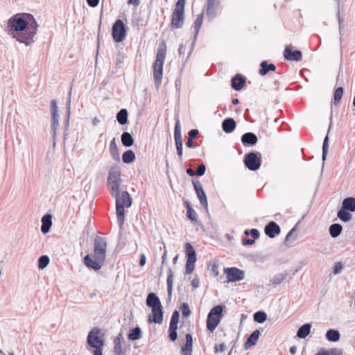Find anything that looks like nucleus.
Segmentation results:
<instances>
[{
	"label": "nucleus",
	"mask_w": 355,
	"mask_h": 355,
	"mask_svg": "<svg viewBox=\"0 0 355 355\" xmlns=\"http://www.w3.org/2000/svg\"><path fill=\"white\" fill-rule=\"evenodd\" d=\"M38 27L33 15L21 12L14 15L8 20L6 31L17 42L28 46L34 42Z\"/></svg>",
	"instance_id": "1"
},
{
	"label": "nucleus",
	"mask_w": 355,
	"mask_h": 355,
	"mask_svg": "<svg viewBox=\"0 0 355 355\" xmlns=\"http://www.w3.org/2000/svg\"><path fill=\"white\" fill-rule=\"evenodd\" d=\"M107 241L105 238L96 236L94 241V254L84 257L85 265L94 270H98L105 263L106 258Z\"/></svg>",
	"instance_id": "2"
},
{
	"label": "nucleus",
	"mask_w": 355,
	"mask_h": 355,
	"mask_svg": "<svg viewBox=\"0 0 355 355\" xmlns=\"http://www.w3.org/2000/svg\"><path fill=\"white\" fill-rule=\"evenodd\" d=\"M101 330L98 327H94L88 334L87 338V349L92 355H103L104 340L102 338Z\"/></svg>",
	"instance_id": "3"
},
{
	"label": "nucleus",
	"mask_w": 355,
	"mask_h": 355,
	"mask_svg": "<svg viewBox=\"0 0 355 355\" xmlns=\"http://www.w3.org/2000/svg\"><path fill=\"white\" fill-rule=\"evenodd\" d=\"M116 200V214L117 222H123L125 216V208H128L132 205V199L127 191H122L120 193V189L117 194L111 196Z\"/></svg>",
	"instance_id": "4"
},
{
	"label": "nucleus",
	"mask_w": 355,
	"mask_h": 355,
	"mask_svg": "<svg viewBox=\"0 0 355 355\" xmlns=\"http://www.w3.org/2000/svg\"><path fill=\"white\" fill-rule=\"evenodd\" d=\"M121 175V170L118 166L115 165L110 167L107 182L111 196L117 194V191L120 189L122 182Z\"/></svg>",
	"instance_id": "5"
},
{
	"label": "nucleus",
	"mask_w": 355,
	"mask_h": 355,
	"mask_svg": "<svg viewBox=\"0 0 355 355\" xmlns=\"http://www.w3.org/2000/svg\"><path fill=\"white\" fill-rule=\"evenodd\" d=\"M166 58V47L159 48L156 54V59L153 64V78L156 85L161 83L163 74V65Z\"/></svg>",
	"instance_id": "6"
},
{
	"label": "nucleus",
	"mask_w": 355,
	"mask_h": 355,
	"mask_svg": "<svg viewBox=\"0 0 355 355\" xmlns=\"http://www.w3.org/2000/svg\"><path fill=\"white\" fill-rule=\"evenodd\" d=\"M355 211V198L347 197L342 202L341 208L338 210L337 217L342 222H348L352 218L350 212Z\"/></svg>",
	"instance_id": "7"
},
{
	"label": "nucleus",
	"mask_w": 355,
	"mask_h": 355,
	"mask_svg": "<svg viewBox=\"0 0 355 355\" xmlns=\"http://www.w3.org/2000/svg\"><path fill=\"white\" fill-rule=\"evenodd\" d=\"M223 307L220 305L216 306L211 309L207 315V327L210 331H214L218 325L222 316Z\"/></svg>",
	"instance_id": "8"
},
{
	"label": "nucleus",
	"mask_w": 355,
	"mask_h": 355,
	"mask_svg": "<svg viewBox=\"0 0 355 355\" xmlns=\"http://www.w3.org/2000/svg\"><path fill=\"white\" fill-rule=\"evenodd\" d=\"M243 162L249 170L255 171L261 165V155L258 151L250 152L245 155Z\"/></svg>",
	"instance_id": "9"
},
{
	"label": "nucleus",
	"mask_w": 355,
	"mask_h": 355,
	"mask_svg": "<svg viewBox=\"0 0 355 355\" xmlns=\"http://www.w3.org/2000/svg\"><path fill=\"white\" fill-rule=\"evenodd\" d=\"M126 34L127 29L123 21L120 19H116L112 28L113 40L116 43L121 42L125 40Z\"/></svg>",
	"instance_id": "10"
},
{
	"label": "nucleus",
	"mask_w": 355,
	"mask_h": 355,
	"mask_svg": "<svg viewBox=\"0 0 355 355\" xmlns=\"http://www.w3.org/2000/svg\"><path fill=\"white\" fill-rule=\"evenodd\" d=\"M227 282H236L245 278V272L236 267L226 268L224 269Z\"/></svg>",
	"instance_id": "11"
},
{
	"label": "nucleus",
	"mask_w": 355,
	"mask_h": 355,
	"mask_svg": "<svg viewBox=\"0 0 355 355\" xmlns=\"http://www.w3.org/2000/svg\"><path fill=\"white\" fill-rule=\"evenodd\" d=\"M50 110L51 114V129L53 138L55 137L56 131L59 126V115H58V107L57 102L55 99L51 101Z\"/></svg>",
	"instance_id": "12"
},
{
	"label": "nucleus",
	"mask_w": 355,
	"mask_h": 355,
	"mask_svg": "<svg viewBox=\"0 0 355 355\" xmlns=\"http://www.w3.org/2000/svg\"><path fill=\"white\" fill-rule=\"evenodd\" d=\"M174 139L175 144L177 150V154L179 157L180 159H182V154H183V147H182V133H181V125L179 119L176 120L175 129H174Z\"/></svg>",
	"instance_id": "13"
},
{
	"label": "nucleus",
	"mask_w": 355,
	"mask_h": 355,
	"mask_svg": "<svg viewBox=\"0 0 355 355\" xmlns=\"http://www.w3.org/2000/svg\"><path fill=\"white\" fill-rule=\"evenodd\" d=\"M192 183H193L196 193L199 199L200 205L205 210H207V207H208L207 198L205 192L202 188V184L200 183V182L198 180H193Z\"/></svg>",
	"instance_id": "14"
},
{
	"label": "nucleus",
	"mask_w": 355,
	"mask_h": 355,
	"mask_svg": "<svg viewBox=\"0 0 355 355\" xmlns=\"http://www.w3.org/2000/svg\"><path fill=\"white\" fill-rule=\"evenodd\" d=\"M184 11L174 9L172 16L171 26L172 29L181 28L184 25Z\"/></svg>",
	"instance_id": "15"
},
{
	"label": "nucleus",
	"mask_w": 355,
	"mask_h": 355,
	"mask_svg": "<svg viewBox=\"0 0 355 355\" xmlns=\"http://www.w3.org/2000/svg\"><path fill=\"white\" fill-rule=\"evenodd\" d=\"M284 57L285 60L288 61L299 62L302 59V53L301 51L293 49L291 45L287 46L284 51Z\"/></svg>",
	"instance_id": "16"
},
{
	"label": "nucleus",
	"mask_w": 355,
	"mask_h": 355,
	"mask_svg": "<svg viewBox=\"0 0 355 355\" xmlns=\"http://www.w3.org/2000/svg\"><path fill=\"white\" fill-rule=\"evenodd\" d=\"M220 4V0H207L206 15L209 20H212L217 16V8Z\"/></svg>",
	"instance_id": "17"
},
{
	"label": "nucleus",
	"mask_w": 355,
	"mask_h": 355,
	"mask_svg": "<svg viewBox=\"0 0 355 355\" xmlns=\"http://www.w3.org/2000/svg\"><path fill=\"white\" fill-rule=\"evenodd\" d=\"M163 321V311L162 306L152 309V314L148 315V322L161 324Z\"/></svg>",
	"instance_id": "18"
},
{
	"label": "nucleus",
	"mask_w": 355,
	"mask_h": 355,
	"mask_svg": "<svg viewBox=\"0 0 355 355\" xmlns=\"http://www.w3.org/2000/svg\"><path fill=\"white\" fill-rule=\"evenodd\" d=\"M202 20H203V12L197 16V17L194 21V33H193V42L191 44V49L189 53V55L191 53L193 48L195 45L196 41L198 37V35L199 33L200 29L202 24Z\"/></svg>",
	"instance_id": "19"
},
{
	"label": "nucleus",
	"mask_w": 355,
	"mask_h": 355,
	"mask_svg": "<svg viewBox=\"0 0 355 355\" xmlns=\"http://www.w3.org/2000/svg\"><path fill=\"white\" fill-rule=\"evenodd\" d=\"M245 83V78L240 73L236 74L231 79V87L236 91L241 90Z\"/></svg>",
	"instance_id": "20"
},
{
	"label": "nucleus",
	"mask_w": 355,
	"mask_h": 355,
	"mask_svg": "<svg viewBox=\"0 0 355 355\" xmlns=\"http://www.w3.org/2000/svg\"><path fill=\"white\" fill-rule=\"evenodd\" d=\"M241 140L245 146H252L257 143L258 138L254 133L248 132L241 136Z\"/></svg>",
	"instance_id": "21"
},
{
	"label": "nucleus",
	"mask_w": 355,
	"mask_h": 355,
	"mask_svg": "<svg viewBox=\"0 0 355 355\" xmlns=\"http://www.w3.org/2000/svg\"><path fill=\"white\" fill-rule=\"evenodd\" d=\"M298 237L296 226L291 229L286 236L284 244L287 248H291L294 245L295 242Z\"/></svg>",
	"instance_id": "22"
},
{
	"label": "nucleus",
	"mask_w": 355,
	"mask_h": 355,
	"mask_svg": "<svg viewBox=\"0 0 355 355\" xmlns=\"http://www.w3.org/2000/svg\"><path fill=\"white\" fill-rule=\"evenodd\" d=\"M123 339L121 334H119L114 340V353L115 355H127L126 350L123 347L122 342Z\"/></svg>",
	"instance_id": "23"
},
{
	"label": "nucleus",
	"mask_w": 355,
	"mask_h": 355,
	"mask_svg": "<svg viewBox=\"0 0 355 355\" xmlns=\"http://www.w3.org/2000/svg\"><path fill=\"white\" fill-rule=\"evenodd\" d=\"M260 336V331L258 329L254 330L247 338L244 343L245 349H248L251 347L256 345Z\"/></svg>",
	"instance_id": "24"
},
{
	"label": "nucleus",
	"mask_w": 355,
	"mask_h": 355,
	"mask_svg": "<svg viewBox=\"0 0 355 355\" xmlns=\"http://www.w3.org/2000/svg\"><path fill=\"white\" fill-rule=\"evenodd\" d=\"M265 233L270 238H274L280 233V227L277 223H268L265 227Z\"/></svg>",
	"instance_id": "25"
},
{
	"label": "nucleus",
	"mask_w": 355,
	"mask_h": 355,
	"mask_svg": "<svg viewBox=\"0 0 355 355\" xmlns=\"http://www.w3.org/2000/svg\"><path fill=\"white\" fill-rule=\"evenodd\" d=\"M276 66L273 63H268V61L263 60L260 63V69L259 73L261 76H266L270 71H275L276 70Z\"/></svg>",
	"instance_id": "26"
},
{
	"label": "nucleus",
	"mask_w": 355,
	"mask_h": 355,
	"mask_svg": "<svg viewBox=\"0 0 355 355\" xmlns=\"http://www.w3.org/2000/svg\"><path fill=\"white\" fill-rule=\"evenodd\" d=\"M193 350V338L190 334L186 335V343L181 348L182 355H191Z\"/></svg>",
	"instance_id": "27"
},
{
	"label": "nucleus",
	"mask_w": 355,
	"mask_h": 355,
	"mask_svg": "<svg viewBox=\"0 0 355 355\" xmlns=\"http://www.w3.org/2000/svg\"><path fill=\"white\" fill-rule=\"evenodd\" d=\"M236 128V122L232 118H227L222 122V129L226 133L232 132Z\"/></svg>",
	"instance_id": "28"
},
{
	"label": "nucleus",
	"mask_w": 355,
	"mask_h": 355,
	"mask_svg": "<svg viewBox=\"0 0 355 355\" xmlns=\"http://www.w3.org/2000/svg\"><path fill=\"white\" fill-rule=\"evenodd\" d=\"M146 305L152 309L156 306H162L159 297L154 293H150L148 295Z\"/></svg>",
	"instance_id": "29"
},
{
	"label": "nucleus",
	"mask_w": 355,
	"mask_h": 355,
	"mask_svg": "<svg viewBox=\"0 0 355 355\" xmlns=\"http://www.w3.org/2000/svg\"><path fill=\"white\" fill-rule=\"evenodd\" d=\"M331 118H332V114H331V116H330V123H329V128H328V131H327V135L325 136L324 139V141H323V144H322V162H324L326 160V158H327V153H328V148H329V132L330 131V129H331Z\"/></svg>",
	"instance_id": "30"
},
{
	"label": "nucleus",
	"mask_w": 355,
	"mask_h": 355,
	"mask_svg": "<svg viewBox=\"0 0 355 355\" xmlns=\"http://www.w3.org/2000/svg\"><path fill=\"white\" fill-rule=\"evenodd\" d=\"M116 120L120 125H125L128 123V112L125 108L121 109L116 114Z\"/></svg>",
	"instance_id": "31"
},
{
	"label": "nucleus",
	"mask_w": 355,
	"mask_h": 355,
	"mask_svg": "<svg viewBox=\"0 0 355 355\" xmlns=\"http://www.w3.org/2000/svg\"><path fill=\"white\" fill-rule=\"evenodd\" d=\"M185 251L187 258V261H189V262L196 261V250L189 243H187L185 244Z\"/></svg>",
	"instance_id": "32"
},
{
	"label": "nucleus",
	"mask_w": 355,
	"mask_h": 355,
	"mask_svg": "<svg viewBox=\"0 0 355 355\" xmlns=\"http://www.w3.org/2000/svg\"><path fill=\"white\" fill-rule=\"evenodd\" d=\"M121 140L125 147H130L134 144V139L132 135L128 132H123L121 134Z\"/></svg>",
	"instance_id": "33"
},
{
	"label": "nucleus",
	"mask_w": 355,
	"mask_h": 355,
	"mask_svg": "<svg viewBox=\"0 0 355 355\" xmlns=\"http://www.w3.org/2000/svg\"><path fill=\"white\" fill-rule=\"evenodd\" d=\"M311 325L309 323L302 325L297 331V336L305 338L310 333Z\"/></svg>",
	"instance_id": "34"
},
{
	"label": "nucleus",
	"mask_w": 355,
	"mask_h": 355,
	"mask_svg": "<svg viewBox=\"0 0 355 355\" xmlns=\"http://www.w3.org/2000/svg\"><path fill=\"white\" fill-rule=\"evenodd\" d=\"M135 158V154L132 150H127L122 155V161L125 164L133 162Z\"/></svg>",
	"instance_id": "35"
},
{
	"label": "nucleus",
	"mask_w": 355,
	"mask_h": 355,
	"mask_svg": "<svg viewBox=\"0 0 355 355\" xmlns=\"http://www.w3.org/2000/svg\"><path fill=\"white\" fill-rule=\"evenodd\" d=\"M340 338V334L338 330L329 329L326 333V338L331 342H337Z\"/></svg>",
	"instance_id": "36"
},
{
	"label": "nucleus",
	"mask_w": 355,
	"mask_h": 355,
	"mask_svg": "<svg viewBox=\"0 0 355 355\" xmlns=\"http://www.w3.org/2000/svg\"><path fill=\"white\" fill-rule=\"evenodd\" d=\"M342 230L343 227L339 223H333L329 227L330 235L333 238H336L340 234Z\"/></svg>",
	"instance_id": "37"
},
{
	"label": "nucleus",
	"mask_w": 355,
	"mask_h": 355,
	"mask_svg": "<svg viewBox=\"0 0 355 355\" xmlns=\"http://www.w3.org/2000/svg\"><path fill=\"white\" fill-rule=\"evenodd\" d=\"M343 93H344V89L343 87H337L335 89L334 93V101H333V103L335 105H338L340 103V100L343 96Z\"/></svg>",
	"instance_id": "38"
},
{
	"label": "nucleus",
	"mask_w": 355,
	"mask_h": 355,
	"mask_svg": "<svg viewBox=\"0 0 355 355\" xmlns=\"http://www.w3.org/2000/svg\"><path fill=\"white\" fill-rule=\"evenodd\" d=\"M141 337V331L139 327H135L130 330L128 338L130 340H137Z\"/></svg>",
	"instance_id": "39"
},
{
	"label": "nucleus",
	"mask_w": 355,
	"mask_h": 355,
	"mask_svg": "<svg viewBox=\"0 0 355 355\" xmlns=\"http://www.w3.org/2000/svg\"><path fill=\"white\" fill-rule=\"evenodd\" d=\"M173 272L171 268H168V277L166 279V284H167V292L168 294V296H171L172 293V289H173Z\"/></svg>",
	"instance_id": "40"
},
{
	"label": "nucleus",
	"mask_w": 355,
	"mask_h": 355,
	"mask_svg": "<svg viewBox=\"0 0 355 355\" xmlns=\"http://www.w3.org/2000/svg\"><path fill=\"white\" fill-rule=\"evenodd\" d=\"M286 276H287L286 272L277 274V275H275L274 277H272V278L270 279V282L272 284L279 285L284 282V280L286 279Z\"/></svg>",
	"instance_id": "41"
},
{
	"label": "nucleus",
	"mask_w": 355,
	"mask_h": 355,
	"mask_svg": "<svg viewBox=\"0 0 355 355\" xmlns=\"http://www.w3.org/2000/svg\"><path fill=\"white\" fill-rule=\"evenodd\" d=\"M315 355H343V352L340 349L332 348L329 350L319 352Z\"/></svg>",
	"instance_id": "42"
},
{
	"label": "nucleus",
	"mask_w": 355,
	"mask_h": 355,
	"mask_svg": "<svg viewBox=\"0 0 355 355\" xmlns=\"http://www.w3.org/2000/svg\"><path fill=\"white\" fill-rule=\"evenodd\" d=\"M253 318L255 322L258 323H263L266 320L267 315L263 311H257L254 314Z\"/></svg>",
	"instance_id": "43"
},
{
	"label": "nucleus",
	"mask_w": 355,
	"mask_h": 355,
	"mask_svg": "<svg viewBox=\"0 0 355 355\" xmlns=\"http://www.w3.org/2000/svg\"><path fill=\"white\" fill-rule=\"evenodd\" d=\"M49 258L46 255L40 257L38 259V268L40 269L45 268L49 263Z\"/></svg>",
	"instance_id": "44"
},
{
	"label": "nucleus",
	"mask_w": 355,
	"mask_h": 355,
	"mask_svg": "<svg viewBox=\"0 0 355 355\" xmlns=\"http://www.w3.org/2000/svg\"><path fill=\"white\" fill-rule=\"evenodd\" d=\"M71 92L69 94V97L67 103V113L65 119V131L68 129L69 125V116H70V104H71Z\"/></svg>",
	"instance_id": "45"
},
{
	"label": "nucleus",
	"mask_w": 355,
	"mask_h": 355,
	"mask_svg": "<svg viewBox=\"0 0 355 355\" xmlns=\"http://www.w3.org/2000/svg\"><path fill=\"white\" fill-rule=\"evenodd\" d=\"M179 317H180L179 312L178 311H173L171 318V320H170L169 326L178 327V324L179 322Z\"/></svg>",
	"instance_id": "46"
},
{
	"label": "nucleus",
	"mask_w": 355,
	"mask_h": 355,
	"mask_svg": "<svg viewBox=\"0 0 355 355\" xmlns=\"http://www.w3.org/2000/svg\"><path fill=\"white\" fill-rule=\"evenodd\" d=\"M187 217L191 220H196L197 219V214L195 210L187 203Z\"/></svg>",
	"instance_id": "47"
},
{
	"label": "nucleus",
	"mask_w": 355,
	"mask_h": 355,
	"mask_svg": "<svg viewBox=\"0 0 355 355\" xmlns=\"http://www.w3.org/2000/svg\"><path fill=\"white\" fill-rule=\"evenodd\" d=\"M177 329L178 327L169 326L168 331H169V338L172 341H175L177 339Z\"/></svg>",
	"instance_id": "48"
},
{
	"label": "nucleus",
	"mask_w": 355,
	"mask_h": 355,
	"mask_svg": "<svg viewBox=\"0 0 355 355\" xmlns=\"http://www.w3.org/2000/svg\"><path fill=\"white\" fill-rule=\"evenodd\" d=\"M244 234L246 236H251L254 239H257L259 237V232L257 229H252L250 230H246Z\"/></svg>",
	"instance_id": "49"
},
{
	"label": "nucleus",
	"mask_w": 355,
	"mask_h": 355,
	"mask_svg": "<svg viewBox=\"0 0 355 355\" xmlns=\"http://www.w3.org/2000/svg\"><path fill=\"white\" fill-rule=\"evenodd\" d=\"M182 314L184 317L187 318L191 314V310L187 303H183L180 307Z\"/></svg>",
	"instance_id": "50"
},
{
	"label": "nucleus",
	"mask_w": 355,
	"mask_h": 355,
	"mask_svg": "<svg viewBox=\"0 0 355 355\" xmlns=\"http://www.w3.org/2000/svg\"><path fill=\"white\" fill-rule=\"evenodd\" d=\"M195 263L196 261L189 262V261H187L185 268L186 273L191 274L193 272L195 268Z\"/></svg>",
	"instance_id": "51"
},
{
	"label": "nucleus",
	"mask_w": 355,
	"mask_h": 355,
	"mask_svg": "<svg viewBox=\"0 0 355 355\" xmlns=\"http://www.w3.org/2000/svg\"><path fill=\"white\" fill-rule=\"evenodd\" d=\"M206 171V166L204 164H199L196 168V174L198 176H202Z\"/></svg>",
	"instance_id": "52"
},
{
	"label": "nucleus",
	"mask_w": 355,
	"mask_h": 355,
	"mask_svg": "<svg viewBox=\"0 0 355 355\" xmlns=\"http://www.w3.org/2000/svg\"><path fill=\"white\" fill-rule=\"evenodd\" d=\"M110 151V154H111L112 159L116 162H120V155H119V149L116 148V149L111 150Z\"/></svg>",
	"instance_id": "53"
},
{
	"label": "nucleus",
	"mask_w": 355,
	"mask_h": 355,
	"mask_svg": "<svg viewBox=\"0 0 355 355\" xmlns=\"http://www.w3.org/2000/svg\"><path fill=\"white\" fill-rule=\"evenodd\" d=\"M186 0H178L175 3V9L184 11Z\"/></svg>",
	"instance_id": "54"
},
{
	"label": "nucleus",
	"mask_w": 355,
	"mask_h": 355,
	"mask_svg": "<svg viewBox=\"0 0 355 355\" xmlns=\"http://www.w3.org/2000/svg\"><path fill=\"white\" fill-rule=\"evenodd\" d=\"M199 132L197 129H191L188 132V139H194L198 135Z\"/></svg>",
	"instance_id": "55"
},
{
	"label": "nucleus",
	"mask_w": 355,
	"mask_h": 355,
	"mask_svg": "<svg viewBox=\"0 0 355 355\" xmlns=\"http://www.w3.org/2000/svg\"><path fill=\"white\" fill-rule=\"evenodd\" d=\"M51 225L52 223H42L41 227L42 232L44 234H47L51 229Z\"/></svg>",
	"instance_id": "56"
},
{
	"label": "nucleus",
	"mask_w": 355,
	"mask_h": 355,
	"mask_svg": "<svg viewBox=\"0 0 355 355\" xmlns=\"http://www.w3.org/2000/svg\"><path fill=\"white\" fill-rule=\"evenodd\" d=\"M343 269V265L340 262H338L335 264L334 268V274H338L341 272Z\"/></svg>",
	"instance_id": "57"
},
{
	"label": "nucleus",
	"mask_w": 355,
	"mask_h": 355,
	"mask_svg": "<svg viewBox=\"0 0 355 355\" xmlns=\"http://www.w3.org/2000/svg\"><path fill=\"white\" fill-rule=\"evenodd\" d=\"M254 241H255V239H251L244 238L242 239V244L243 245H251L254 243Z\"/></svg>",
	"instance_id": "58"
},
{
	"label": "nucleus",
	"mask_w": 355,
	"mask_h": 355,
	"mask_svg": "<svg viewBox=\"0 0 355 355\" xmlns=\"http://www.w3.org/2000/svg\"><path fill=\"white\" fill-rule=\"evenodd\" d=\"M52 215L51 214H44L42 219L41 222H52Z\"/></svg>",
	"instance_id": "59"
},
{
	"label": "nucleus",
	"mask_w": 355,
	"mask_h": 355,
	"mask_svg": "<svg viewBox=\"0 0 355 355\" xmlns=\"http://www.w3.org/2000/svg\"><path fill=\"white\" fill-rule=\"evenodd\" d=\"M89 6L92 8L96 7L99 3V0H86Z\"/></svg>",
	"instance_id": "60"
},
{
	"label": "nucleus",
	"mask_w": 355,
	"mask_h": 355,
	"mask_svg": "<svg viewBox=\"0 0 355 355\" xmlns=\"http://www.w3.org/2000/svg\"><path fill=\"white\" fill-rule=\"evenodd\" d=\"M186 146L188 148H196L197 146V144L193 141V139H187L186 142Z\"/></svg>",
	"instance_id": "61"
},
{
	"label": "nucleus",
	"mask_w": 355,
	"mask_h": 355,
	"mask_svg": "<svg viewBox=\"0 0 355 355\" xmlns=\"http://www.w3.org/2000/svg\"><path fill=\"white\" fill-rule=\"evenodd\" d=\"M200 281L198 278H194L191 282V286L193 288H197L199 287Z\"/></svg>",
	"instance_id": "62"
},
{
	"label": "nucleus",
	"mask_w": 355,
	"mask_h": 355,
	"mask_svg": "<svg viewBox=\"0 0 355 355\" xmlns=\"http://www.w3.org/2000/svg\"><path fill=\"white\" fill-rule=\"evenodd\" d=\"M118 148L116 144L115 138H113L110 144V150Z\"/></svg>",
	"instance_id": "63"
},
{
	"label": "nucleus",
	"mask_w": 355,
	"mask_h": 355,
	"mask_svg": "<svg viewBox=\"0 0 355 355\" xmlns=\"http://www.w3.org/2000/svg\"><path fill=\"white\" fill-rule=\"evenodd\" d=\"M185 49H186V47L184 44H181L180 46H179V48H178V53L179 55H184V53H185Z\"/></svg>",
	"instance_id": "64"
}]
</instances>
